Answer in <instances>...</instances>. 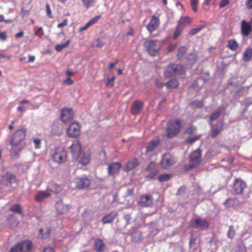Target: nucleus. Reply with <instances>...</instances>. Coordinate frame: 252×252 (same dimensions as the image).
I'll list each match as a JSON object with an SVG mask.
<instances>
[{
	"label": "nucleus",
	"instance_id": "59",
	"mask_svg": "<svg viewBox=\"0 0 252 252\" xmlns=\"http://www.w3.org/2000/svg\"><path fill=\"white\" fill-rule=\"evenodd\" d=\"M67 25V20L64 19L62 23L58 24L57 27L59 28H61Z\"/></svg>",
	"mask_w": 252,
	"mask_h": 252
},
{
	"label": "nucleus",
	"instance_id": "27",
	"mask_svg": "<svg viewBox=\"0 0 252 252\" xmlns=\"http://www.w3.org/2000/svg\"><path fill=\"white\" fill-rule=\"evenodd\" d=\"M189 248L190 252H196L197 251L200 252L199 244L196 242V239L192 238V237L190 239Z\"/></svg>",
	"mask_w": 252,
	"mask_h": 252
},
{
	"label": "nucleus",
	"instance_id": "49",
	"mask_svg": "<svg viewBox=\"0 0 252 252\" xmlns=\"http://www.w3.org/2000/svg\"><path fill=\"white\" fill-rule=\"evenodd\" d=\"M234 235L235 233L234 230H233V227L232 226H230L227 232L228 237L230 238H232L234 236Z\"/></svg>",
	"mask_w": 252,
	"mask_h": 252
},
{
	"label": "nucleus",
	"instance_id": "41",
	"mask_svg": "<svg viewBox=\"0 0 252 252\" xmlns=\"http://www.w3.org/2000/svg\"><path fill=\"white\" fill-rule=\"evenodd\" d=\"M84 5L87 9L94 5L95 0H81Z\"/></svg>",
	"mask_w": 252,
	"mask_h": 252
},
{
	"label": "nucleus",
	"instance_id": "64",
	"mask_svg": "<svg viewBox=\"0 0 252 252\" xmlns=\"http://www.w3.org/2000/svg\"><path fill=\"white\" fill-rule=\"evenodd\" d=\"M43 252H54L52 248L47 247L44 249Z\"/></svg>",
	"mask_w": 252,
	"mask_h": 252
},
{
	"label": "nucleus",
	"instance_id": "5",
	"mask_svg": "<svg viewBox=\"0 0 252 252\" xmlns=\"http://www.w3.org/2000/svg\"><path fill=\"white\" fill-rule=\"evenodd\" d=\"M66 152L63 147L55 149L52 155L53 161L58 164H61L64 163L66 161Z\"/></svg>",
	"mask_w": 252,
	"mask_h": 252
},
{
	"label": "nucleus",
	"instance_id": "11",
	"mask_svg": "<svg viewBox=\"0 0 252 252\" xmlns=\"http://www.w3.org/2000/svg\"><path fill=\"white\" fill-rule=\"evenodd\" d=\"M246 184L241 179H236L233 186L232 193L234 194L242 193L244 189L246 188Z\"/></svg>",
	"mask_w": 252,
	"mask_h": 252
},
{
	"label": "nucleus",
	"instance_id": "26",
	"mask_svg": "<svg viewBox=\"0 0 252 252\" xmlns=\"http://www.w3.org/2000/svg\"><path fill=\"white\" fill-rule=\"evenodd\" d=\"M251 30V26L250 24L243 20L241 22V32L242 34L244 36H247L249 35Z\"/></svg>",
	"mask_w": 252,
	"mask_h": 252
},
{
	"label": "nucleus",
	"instance_id": "15",
	"mask_svg": "<svg viewBox=\"0 0 252 252\" xmlns=\"http://www.w3.org/2000/svg\"><path fill=\"white\" fill-rule=\"evenodd\" d=\"M67 134L69 137H75L79 135L80 126L77 123H71L67 130Z\"/></svg>",
	"mask_w": 252,
	"mask_h": 252
},
{
	"label": "nucleus",
	"instance_id": "30",
	"mask_svg": "<svg viewBox=\"0 0 252 252\" xmlns=\"http://www.w3.org/2000/svg\"><path fill=\"white\" fill-rule=\"evenodd\" d=\"M222 126L220 123H218L216 126H214L212 128V138H215L221 131Z\"/></svg>",
	"mask_w": 252,
	"mask_h": 252
},
{
	"label": "nucleus",
	"instance_id": "13",
	"mask_svg": "<svg viewBox=\"0 0 252 252\" xmlns=\"http://www.w3.org/2000/svg\"><path fill=\"white\" fill-rule=\"evenodd\" d=\"M160 24L159 19L155 15L152 16L150 22L146 26L147 30L150 33L156 31Z\"/></svg>",
	"mask_w": 252,
	"mask_h": 252
},
{
	"label": "nucleus",
	"instance_id": "6",
	"mask_svg": "<svg viewBox=\"0 0 252 252\" xmlns=\"http://www.w3.org/2000/svg\"><path fill=\"white\" fill-rule=\"evenodd\" d=\"M201 152L200 149H197L193 152L189 157V164L185 166L186 170H190L197 167L201 162Z\"/></svg>",
	"mask_w": 252,
	"mask_h": 252
},
{
	"label": "nucleus",
	"instance_id": "58",
	"mask_svg": "<svg viewBox=\"0 0 252 252\" xmlns=\"http://www.w3.org/2000/svg\"><path fill=\"white\" fill-rule=\"evenodd\" d=\"M176 46H177L176 43L170 44L168 47V48H167L168 52H170L173 51L176 48Z\"/></svg>",
	"mask_w": 252,
	"mask_h": 252
},
{
	"label": "nucleus",
	"instance_id": "34",
	"mask_svg": "<svg viewBox=\"0 0 252 252\" xmlns=\"http://www.w3.org/2000/svg\"><path fill=\"white\" fill-rule=\"evenodd\" d=\"M9 225L12 227H16L19 224V221L13 216H10L8 219Z\"/></svg>",
	"mask_w": 252,
	"mask_h": 252
},
{
	"label": "nucleus",
	"instance_id": "32",
	"mask_svg": "<svg viewBox=\"0 0 252 252\" xmlns=\"http://www.w3.org/2000/svg\"><path fill=\"white\" fill-rule=\"evenodd\" d=\"M227 47L233 51H236L239 44L235 39H230L228 41Z\"/></svg>",
	"mask_w": 252,
	"mask_h": 252
},
{
	"label": "nucleus",
	"instance_id": "38",
	"mask_svg": "<svg viewBox=\"0 0 252 252\" xmlns=\"http://www.w3.org/2000/svg\"><path fill=\"white\" fill-rule=\"evenodd\" d=\"M222 110V108H219L217 111L213 113L210 117V120L213 121L216 120L220 115Z\"/></svg>",
	"mask_w": 252,
	"mask_h": 252
},
{
	"label": "nucleus",
	"instance_id": "43",
	"mask_svg": "<svg viewBox=\"0 0 252 252\" xmlns=\"http://www.w3.org/2000/svg\"><path fill=\"white\" fill-rule=\"evenodd\" d=\"M10 210L14 212L22 214L21 207L19 204H14L10 208Z\"/></svg>",
	"mask_w": 252,
	"mask_h": 252
},
{
	"label": "nucleus",
	"instance_id": "7",
	"mask_svg": "<svg viewBox=\"0 0 252 252\" xmlns=\"http://www.w3.org/2000/svg\"><path fill=\"white\" fill-rule=\"evenodd\" d=\"M144 46L148 52L152 56L156 55L160 49L159 42L158 40H148L144 42Z\"/></svg>",
	"mask_w": 252,
	"mask_h": 252
},
{
	"label": "nucleus",
	"instance_id": "24",
	"mask_svg": "<svg viewBox=\"0 0 252 252\" xmlns=\"http://www.w3.org/2000/svg\"><path fill=\"white\" fill-rule=\"evenodd\" d=\"M51 194L46 190H39L38 191L35 196V199L37 201L40 202L44 199L50 197Z\"/></svg>",
	"mask_w": 252,
	"mask_h": 252
},
{
	"label": "nucleus",
	"instance_id": "45",
	"mask_svg": "<svg viewBox=\"0 0 252 252\" xmlns=\"http://www.w3.org/2000/svg\"><path fill=\"white\" fill-rule=\"evenodd\" d=\"M42 232H43V229H39V234L38 235V237L41 239H46L47 238H48L49 236V231H47L44 234H42Z\"/></svg>",
	"mask_w": 252,
	"mask_h": 252
},
{
	"label": "nucleus",
	"instance_id": "44",
	"mask_svg": "<svg viewBox=\"0 0 252 252\" xmlns=\"http://www.w3.org/2000/svg\"><path fill=\"white\" fill-rule=\"evenodd\" d=\"M198 0H190V4L191 7L194 12H196L197 11V4Z\"/></svg>",
	"mask_w": 252,
	"mask_h": 252
},
{
	"label": "nucleus",
	"instance_id": "63",
	"mask_svg": "<svg viewBox=\"0 0 252 252\" xmlns=\"http://www.w3.org/2000/svg\"><path fill=\"white\" fill-rule=\"evenodd\" d=\"M29 104L30 105V107L29 108V109H36L38 108V107H39L38 105H35L33 103H31L30 102Z\"/></svg>",
	"mask_w": 252,
	"mask_h": 252
},
{
	"label": "nucleus",
	"instance_id": "8",
	"mask_svg": "<svg viewBox=\"0 0 252 252\" xmlns=\"http://www.w3.org/2000/svg\"><path fill=\"white\" fill-rule=\"evenodd\" d=\"M32 246V244L30 241H24L12 247L10 252H31Z\"/></svg>",
	"mask_w": 252,
	"mask_h": 252
},
{
	"label": "nucleus",
	"instance_id": "17",
	"mask_svg": "<svg viewBox=\"0 0 252 252\" xmlns=\"http://www.w3.org/2000/svg\"><path fill=\"white\" fill-rule=\"evenodd\" d=\"M190 226L194 228L207 229L209 226V223L204 220L196 219L191 221Z\"/></svg>",
	"mask_w": 252,
	"mask_h": 252
},
{
	"label": "nucleus",
	"instance_id": "40",
	"mask_svg": "<svg viewBox=\"0 0 252 252\" xmlns=\"http://www.w3.org/2000/svg\"><path fill=\"white\" fill-rule=\"evenodd\" d=\"M171 175L168 174H164L158 176V180L159 182H166L170 180Z\"/></svg>",
	"mask_w": 252,
	"mask_h": 252
},
{
	"label": "nucleus",
	"instance_id": "39",
	"mask_svg": "<svg viewBox=\"0 0 252 252\" xmlns=\"http://www.w3.org/2000/svg\"><path fill=\"white\" fill-rule=\"evenodd\" d=\"M50 190L57 194L61 191L62 188L60 185L57 184H53L50 187Z\"/></svg>",
	"mask_w": 252,
	"mask_h": 252
},
{
	"label": "nucleus",
	"instance_id": "56",
	"mask_svg": "<svg viewBox=\"0 0 252 252\" xmlns=\"http://www.w3.org/2000/svg\"><path fill=\"white\" fill-rule=\"evenodd\" d=\"M115 79V78L114 77H112V78H108L107 85L110 86L111 87L113 86Z\"/></svg>",
	"mask_w": 252,
	"mask_h": 252
},
{
	"label": "nucleus",
	"instance_id": "2",
	"mask_svg": "<svg viewBox=\"0 0 252 252\" xmlns=\"http://www.w3.org/2000/svg\"><path fill=\"white\" fill-rule=\"evenodd\" d=\"M16 182L15 177L12 174L7 173L1 176L0 179V189L5 191L11 190V185Z\"/></svg>",
	"mask_w": 252,
	"mask_h": 252
},
{
	"label": "nucleus",
	"instance_id": "54",
	"mask_svg": "<svg viewBox=\"0 0 252 252\" xmlns=\"http://www.w3.org/2000/svg\"><path fill=\"white\" fill-rule=\"evenodd\" d=\"M196 56L194 54H190L189 56V60H190L191 64H192L196 61Z\"/></svg>",
	"mask_w": 252,
	"mask_h": 252
},
{
	"label": "nucleus",
	"instance_id": "10",
	"mask_svg": "<svg viewBox=\"0 0 252 252\" xmlns=\"http://www.w3.org/2000/svg\"><path fill=\"white\" fill-rule=\"evenodd\" d=\"M176 158L169 154H165L161 161V166L163 168H167L173 165L176 162Z\"/></svg>",
	"mask_w": 252,
	"mask_h": 252
},
{
	"label": "nucleus",
	"instance_id": "22",
	"mask_svg": "<svg viewBox=\"0 0 252 252\" xmlns=\"http://www.w3.org/2000/svg\"><path fill=\"white\" fill-rule=\"evenodd\" d=\"M94 249L96 252H103L105 249V245L100 238H97L94 242Z\"/></svg>",
	"mask_w": 252,
	"mask_h": 252
},
{
	"label": "nucleus",
	"instance_id": "51",
	"mask_svg": "<svg viewBox=\"0 0 252 252\" xmlns=\"http://www.w3.org/2000/svg\"><path fill=\"white\" fill-rule=\"evenodd\" d=\"M46 13H47V15L50 18H52V11H51V10L50 9V5H49V4L48 3H46Z\"/></svg>",
	"mask_w": 252,
	"mask_h": 252
},
{
	"label": "nucleus",
	"instance_id": "46",
	"mask_svg": "<svg viewBox=\"0 0 252 252\" xmlns=\"http://www.w3.org/2000/svg\"><path fill=\"white\" fill-rule=\"evenodd\" d=\"M101 18L100 16H96L92 19H91L88 22V24L91 26V25L96 23L97 22V21L100 19Z\"/></svg>",
	"mask_w": 252,
	"mask_h": 252
},
{
	"label": "nucleus",
	"instance_id": "42",
	"mask_svg": "<svg viewBox=\"0 0 252 252\" xmlns=\"http://www.w3.org/2000/svg\"><path fill=\"white\" fill-rule=\"evenodd\" d=\"M142 238V233L140 231H136L132 235V239L134 241H138Z\"/></svg>",
	"mask_w": 252,
	"mask_h": 252
},
{
	"label": "nucleus",
	"instance_id": "62",
	"mask_svg": "<svg viewBox=\"0 0 252 252\" xmlns=\"http://www.w3.org/2000/svg\"><path fill=\"white\" fill-rule=\"evenodd\" d=\"M124 218L126 221V224L129 223V221L131 220V216L130 214L125 215Z\"/></svg>",
	"mask_w": 252,
	"mask_h": 252
},
{
	"label": "nucleus",
	"instance_id": "48",
	"mask_svg": "<svg viewBox=\"0 0 252 252\" xmlns=\"http://www.w3.org/2000/svg\"><path fill=\"white\" fill-rule=\"evenodd\" d=\"M43 34V31L42 28L40 27L38 28L37 30V31L35 32V35L36 36H38L39 37H41L42 35Z\"/></svg>",
	"mask_w": 252,
	"mask_h": 252
},
{
	"label": "nucleus",
	"instance_id": "55",
	"mask_svg": "<svg viewBox=\"0 0 252 252\" xmlns=\"http://www.w3.org/2000/svg\"><path fill=\"white\" fill-rule=\"evenodd\" d=\"M245 5L248 9H252V0H246L245 2Z\"/></svg>",
	"mask_w": 252,
	"mask_h": 252
},
{
	"label": "nucleus",
	"instance_id": "21",
	"mask_svg": "<svg viewBox=\"0 0 252 252\" xmlns=\"http://www.w3.org/2000/svg\"><path fill=\"white\" fill-rule=\"evenodd\" d=\"M155 163L151 162L149 165L147 167L146 170L149 172V174L146 176L147 178L150 179L153 178L158 173L157 169L155 168Z\"/></svg>",
	"mask_w": 252,
	"mask_h": 252
},
{
	"label": "nucleus",
	"instance_id": "18",
	"mask_svg": "<svg viewBox=\"0 0 252 252\" xmlns=\"http://www.w3.org/2000/svg\"><path fill=\"white\" fill-rule=\"evenodd\" d=\"M121 164L119 162H114L108 166V173L109 175L114 176L119 172Z\"/></svg>",
	"mask_w": 252,
	"mask_h": 252
},
{
	"label": "nucleus",
	"instance_id": "37",
	"mask_svg": "<svg viewBox=\"0 0 252 252\" xmlns=\"http://www.w3.org/2000/svg\"><path fill=\"white\" fill-rule=\"evenodd\" d=\"M190 18L188 17H183L180 19V20L178 21V24L183 26L184 28H185L186 24H189L190 22Z\"/></svg>",
	"mask_w": 252,
	"mask_h": 252
},
{
	"label": "nucleus",
	"instance_id": "60",
	"mask_svg": "<svg viewBox=\"0 0 252 252\" xmlns=\"http://www.w3.org/2000/svg\"><path fill=\"white\" fill-rule=\"evenodd\" d=\"M7 39V35L5 32H0V40L5 41Z\"/></svg>",
	"mask_w": 252,
	"mask_h": 252
},
{
	"label": "nucleus",
	"instance_id": "35",
	"mask_svg": "<svg viewBox=\"0 0 252 252\" xmlns=\"http://www.w3.org/2000/svg\"><path fill=\"white\" fill-rule=\"evenodd\" d=\"M184 28L183 27V26H181L178 24H177L173 35L174 39L177 38L180 35Z\"/></svg>",
	"mask_w": 252,
	"mask_h": 252
},
{
	"label": "nucleus",
	"instance_id": "57",
	"mask_svg": "<svg viewBox=\"0 0 252 252\" xmlns=\"http://www.w3.org/2000/svg\"><path fill=\"white\" fill-rule=\"evenodd\" d=\"M229 0H221L220 5L219 7L220 8H222L226 5H227L228 4Z\"/></svg>",
	"mask_w": 252,
	"mask_h": 252
},
{
	"label": "nucleus",
	"instance_id": "23",
	"mask_svg": "<svg viewBox=\"0 0 252 252\" xmlns=\"http://www.w3.org/2000/svg\"><path fill=\"white\" fill-rule=\"evenodd\" d=\"M56 208L58 214H63L67 212L69 208L68 205L63 204V201L59 200L56 204Z\"/></svg>",
	"mask_w": 252,
	"mask_h": 252
},
{
	"label": "nucleus",
	"instance_id": "50",
	"mask_svg": "<svg viewBox=\"0 0 252 252\" xmlns=\"http://www.w3.org/2000/svg\"><path fill=\"white\" fill-rule=\"evenodd\" d=\"M199 138V136H196L192 137H190L187 139V141L189 143H192L195 141H196L197 139H198Z\"/></svg>",
	"mask_w": 252,
	"mask_h": 252
},
{
	"label": "nucleus",
	"instance_id": "20",
	"mask_svg": "<svg viewBox=\"0 0 252 252\" xmlns=\"http://www.w3.org/2000/svg\"><path fill=\"white\" fill-rule=\"evenodd\" d=\"M143 107V103L139 101L136 100L131 105V112L133 115H137L140 113Z\"/></svg>",
	"mask_w": 252,
	"mask_h": 252
},
{
	"label": "nucleus",
	"instance_id": "1",
	"mask_svg": "<svg viewBox=\"0 0 252 252\" xmlns=\"http://www.w3.org/2000/svg\"><path fill=\"white\" fill-rule=\"evenodd\" d=\"M26 136V130L25 128H21L18 130L14 134L10 144L12 147L11 150L17 154L22 149L21 142L24 140Z\"/></svg>",
	"mask_w": 252,
	"mask_h": 252
},
{
	"label": "nucleus",
	"instance_id": "36",
	"mask_svg": "<svg viewBox=\"0 0 252 252\" xmlns=\"http://www.w3.org/2000/svg\"><path fill=\"white\" fill-rule=\"evenodd\" d=\"M70 43V40H67L65 43L63 44L57 45L55 47V49L57 52H61L63 49L66 48L69 45Z\"/></svg>",
	"mask_w": 252,
	"mask_h": 252
},
{
	"label": "nucleus",
	"instance_id": "16",
	"mask_svg": "<svg viewBox=\"0 0 252 252\" xmlns=\"http://www.w3.org/2000/svg\"><path fill=\"white\" fill-rule=\"evenodd\" d=\"M74 117V113L72 109L66 108L62 109L61 118L63 122L65 123L71 120Z\"/></svg>",
	"mask_w": 252,
	"mask_h": 252
},
{
	"label": "nucleus",
	"instance_id": "3",
	"mask_svg": "<svg viewBox=\"0 0 252 252\" xmlns=\"http://www.w3.org/2000/svg\"><path fill=\"white\" fill-rule=\"evenodd\" d=\"M181 122L179 120L170 121L167 124V136L169 138L175 137L180 131Z\"/></svg>",
	"mask_w": 252,
	"mask_h": 252
},
{
	"label": "nucleus",
	"instance_id": "9",
	"mask_svg": "<svg viewBox=\"0 0 252 252\" xmlns=\"http://www.w3.org/2000/svg\"><path fill=\"white\" fill-rule=\"evenodd\" d=\"M76 187L79 189L89 188L91 185V180L86 176L78 177L75 179Z\"/></svg>",
	"mask_w": 252,
	"mask_h": 252
},
{
	"label": "nucleus",
	"instance_id": "4",
	"mask_svg": "<svg viewBox=\"0 0 252 252\" xmlns=\"http://www.w3.org/2000/svg\"><path fill=\"white\" fill-rule=\"evenodd\" d=\"M184 67L180 64H172L168 65L164 70V75L166 77L171 76L182 75L185 73Z\"/></svg>",
	"mask_w": 252,
	"mask_h": 252
},
{
	"label": "nucleus",
	"instance_id": "19",
	"mask_svg": "<svg viewBox=\"0 0 252 252\" xmlns=\"http://www.w3.org/2000/svg\"><path fill=\"white\" fill-rule=\"evenodd\" d=\"M140 164L139 160L136 158H132L129 160L124 167V171L128 172L135 169Z\"/></svg>",
	"mask_w": 252,
	"mask_h": 252
},
{
	"label": "nucleus",
	"instance_id": "47",
	"mask_svg": "<svg viewBox=\"0 0 252 252\" xmlns=\"http://www.w3.org/2000/svg\"><path fill=\"white\" fill-rule=\"evenodd\" d=\"M34 144L35 149H39L40 148L41 139L39 138L34 139L33 141Z\"/></svg>",
	"mask_w": 252,
	"mask_h": 252
},
{
	"label": "nucleus",
	"instance_id": "12",
	"mask_svg": "<svg viewBox=\"0 0 252 252\" xmlns=\"http://www.w3.org/2000/svg\"><path fill=\"white\" fill-rule=\"evenodd\" d=\"M137 203L141 207H150L153 204L152 195L144 194L141 195L138 199Z\"/></svg>",
	"mask_w": 252,
	"mask_h": 252
},
{
	"label": "nucleus",
	"instance_id": "29",
	"mask_svg": "<svg viewBox=\"0 0 252 252\" xmlns=\"http://www.w3.org/2000/svg\"><path fill=\"white\" fill-rule=\"evenodd\" d=\"M242 59L244 61L246 62L251 60L252 59V48L248 47L245 50L243 53Z\"/></svg>",
	"mask_w": 252,
	"mask_h": 252
},
{
	"label": "nucleus",
	"instance_id": "25",
	"mask_svg": "<svg viewBox=\"0 0 252 252\" xmlns=\"http://www.w3.org/2000/svg\"><path fill=\"white\" fill-rule=\"evenodd\" d=\"M117 215L118 213L117 212L112 211L109 214H107L103 217L102 219V221L103 224L110 223L113 221Z\"/></svg>",
	"mask_w": 252,
	"mask_h": 252
},
{
	"label": "nucleus",
	"instance_id": "61",
	"mask_svg": "<svg viewBox=\"0 0 252 252\" xmlns=\"http://www.w3.org/2000/svg\"><path fill=\"white\" fill-rule=\"evenodd\" d=\"M63 82L66 85H72L73 84V81L69 78H67L64 80Z\"/></svg>",
	"mask_w": 252,
	"mask_h": 252
},
{
	"label": "nucleus",
	"instance_id": "14",
	"mask_svg": "<svg viewBox=\"0 0 252 252\" xmlns=\"http://www.w3.org/2000/svg\"><path fill=\"white\" fill-rule=\"evenodd\" d=\"M69 148L71 149L73 159H77L81 154L80 143L77 140H74Z\"/></svg>",
	"mask_w": 252,
	"mask_h": 252
},
{
	"label": "nucleus",
	"instance_id": "28",
	"mask_svg": "<svg viewBox=\"0 0 252 252\" xmlns=\"http://www.w3.org/2000/svg\"><path fill=\"white\" fill-rule=\"evenodd\" d=\"M160 140L156 138L151 141L149 145L146 148V153H149L154 151L159 145Z\"/></svg>",
	"mask_w": 252,
	"mask_h": 252
},
{
	"label": "nucleus",
	"instance_id": "33",
	"mask_svg": "<svg viewBox=\"0 0 252 252\" xmlns=\"http://www.w3.org/2000/svg\"><path fill=\"white\" fill-rule=\"evenodd\" d=\"M165 85L168 89H174L178 87L179 83L176 79H171L165 84Z\"/></svg>",
	"mask_w": 252,
	"mask_h": 252
},
{
	"label": "nucleus",
	"instance_id": "52",
	"mask_svg": "<svg viewBox=\"0 0 252 252\" xmlns=\"http://www.w3.org/2000/svg\"><path fill=\"white\" fill-rule=\"evenodd\" d=\"M186 52V48L184 47H180L178 50V56L182 57Z\"/></svg>",
	"mask_w": 252,
	"mask_h": 252
},
{
	"label": "nucleus",
	"instance_id": "53",
	"mask_svg": "<svg viewBox=\"0 0 252 252\" xmlns=\"http://www.w3.org/2000/svg\"><path fill=\"white\" fill-rule=\"evenodd\" d=\"M201 29H202L201 28H196L193 29L190 31L189 34L191 35H193L197 33L198 32H199Z\"/></svg>",
	"mask_w": 252,
	"mask_h": 252
},
{
	"label": "nucleus",
	"instance_id": "31",
	"mask_svg": "<svg viewBox=\"0 0 252 252\" xmlns=\"http://www.w3.org/2000/svg\"><path fill=\"white\" fill-rule=\"evenodd\" d=\"M90 159V156L88 153H83L81 154L79 158V162L83 165L87 164Z\"/></svg>",
	"mask_w": 252,
	"mask_h": 252
}]
</instances>
